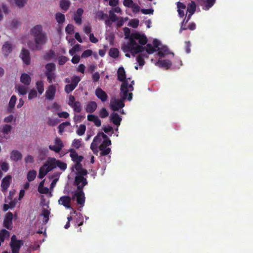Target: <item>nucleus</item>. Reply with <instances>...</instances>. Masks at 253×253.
Returning <instances> with one entry per match:
<instances>
[{"label": "nucleus", "mask_w": 253, "mask_h": 253, "mask_svg": "<svg viewBox=\"0 0 253 253\" xmlns=\"http://www.w3.org/2000/svg\"><path fill=\"white\" fill-rule=\"evenodd\" d=\"M125 38L129 40L127 42L124 43L122 45V49L124 52H130L133 56L137 53L144 50L142 45H145L147 42V39L144 34L135 32L130 33V30L127 27L124 28Z\"/></svg>", "instance_id": "nucleus-1"}, {"label": "nucleus", "mask_w": 253, "mask_h": 253, "mask_svg": "<svg viewBox=\"0 0 253 253\" xmlns=\"http://www.w3.org/2000/svg\"><path fill=\"white\" fill-rule=\"evenodd\" d=\"M134 84V81L131 82L130 84H128L126 82H124L121 86L120 96L121 99H116L112 98L110 101V107L114 111H118L119 109L124 107V101L127 99L130 101L132 98V93L130 92L133 90V85Z\"/></svg>", "instance_id": "nucleus-2"}, {"label": "nucleus", "mask_w": 253, "mask_h": 253, "mask_svg": "<svg viewBox=\"0 0 253 253\" xmlns=\"http://www.w3.org/2000/svg\"><path fill=\"white\" fill-rule=\"evenodd\" d=\"M31 35L33 37L35 43L29 41L28 42L29 47L33 51L40 50L41 46L44 44L47 40L46 34L43 32L42 27L37 25L30 30Z\"/></svg>", "instance_id": "nucleus-3"}, {"label": "nucleus", "mask_w": 253, "mask_h": 253, "mask_svg": "<svg viewBox=\"0 0 253 253\" xmlns=\"http://www.w3.org/2000/svg\"><path fill=\"white\" fill-rule=\"evenodd\" d=\"M153 44L155 48H157V50L159 51L158 54L160 57H164L165 54L169 53V49L166 46L162 45L161 42L157 39H154L153 41Z\"/></svg>", "instance_id": "nucleus-4"}, {"label": "nucleus", "mask_w": 253, "mask_h": 253, "mask_svg": "<svg viewBox=\"0 0 253 253\" xmlns=\"http://www.w3.org/2000/svg\"><path fill=\"white\" fill-rule=\"evenodd\" d=\"M111 141L108 139H106L105 140H103L100 145L99 146V149L100 152V156H106L108 155L111 152V149L107 146L111 145Z\"/></svg>", "instance_id": "nucleus-5"}, {"label": "nucleus", "mask_w": 253, "mask_h": 253, "mask_svg": "<svg viewBox=\"0 0 253 253\" xmlns=\"http://www.w3.org/2000/svg\"><path fill=\"white\" fill-rule=\"evenodd\" d=\"M19 57L26 65H28L30 64L31 57L30 52L28 49L23 48L20 52Z\"/></svg>", "instance_id": "nucleus-6"}, {"label": "nucleus", "mask_w": 253, "mask_h": 253, "mask_svg": "<svg viewBox=\"0 0 253 253\" xmlns=\"http://www.w3.org/2000/svg\"><path fill=\"white\" fill-rule=\"evenodd\" d=\"M77 198V202L78 205H80L81 207L84 206L85 201V197L84 193L83 190H78L73 195L72 199H74L75 198Z\"/></svg>", "instance_id": "nucleus-7"}, {"label": "nucleus", "mask_w": 253, "mask_h": 253, "mask_svg": "<svg viewBox=\"0 0 253 253\" xmlns=\"http://www.w3.org/2000/svg\"><path fill=\"white\" fill-rule=\"evenodd\" d=\"M12 219L13 214L10 212H7L4 219V227L7 229L11 230L12 228Z\"/></svg>", "instance_id": "nucleus-8"}, {"label": "nucleus", "mask_w": 253, "mask_h": 253, "mask_svg": "<svg viewBox=\"0 0 253 253\" xmlns=\"http://www.w3.org/2000/svg\"><path fill=\"white\" fill-rule=\"evenodd\" d=\"M72 199H73L69 196H63L59 198L58 203L59 205H62L67 209H70Z\"/></svg>", "instance_id": "nucleus-9"}, {"label": "nucleus", "mask_w": 253, "mask_h": 253, "mask_svg": "<svg viewBox=\"0 0 253 253\" xmlns=\"http://www.w3.org/2000/svg\"><path fill=\"white\" fill-rule=\"evenodd\" d=\"M75 182L78 186V190H83V187L87 183L86 178L82 176H76Z\"/></svg>", "instance_id": "nucleus-10"}, {"label": "nucleus", "mask_w": 253, "mask_h": 253, "mask_svg": "<svg viewBox=\"0 0 253 253\" xmlns=\"http://www.w3.org/2000/svg\"><path fill=\"white\" fill-rule=\"evenodd\" d=\"M109 15H108V18L105 21V24L106 26L111 27L113 22H116L119 19V17H118L115 13L112 11L109 12Z\"/></svg>", "instance_id": "nucleus-11"}, {"label": "nucleus", "mask_w": 253, "mask_h": 253, "mask_svg": "<svg viewBox=\"0 0 253 253\" xmlns=\"http://www.w3.org/2000/svg\"><path fill=\"white\" fill-rule=\"evenodd\" d=\"M56 92V87L54 85H50L48 86L45 92V97L46 99L49 100H52Z\"/></svg>", "instance_id": "nucleus-12"}, {"label": "nucleus", "mask_w": 253, "mask_h": 253, "mask_svg": "<svg viewBox=\"0 0 253 253\" xmlns=\"http://www.w3.org/2000/svg\"><path fill=\"white\" fill-rule=\"evenodd\" d=\"M216 0H201L199 4L205 10H208L214 4Z\"/></svg>", "instance_id": "nucleus-13"}, {"label": "nucleus", "mask_w": 253, "mask_h": 253, "mask_svg": "<svg viewBox=\"0 0 253 253\" xmlns=\"http://www.w3.org/2000/svg\"><path fill=\"white\" fill-rule=\"evenodd\" d=\"M12 129V126L10 125L4 124L1 125L0 126V133H2L3 135V137L7 139V137L6 136L11 131Z\"/></svg>", "instance_id": "nucleus-14"}, {"label": "nucleus", "mask_w": 253, "mask_h": 253, "mask_svg": "<svg viewBox=\"0 0 253 253\" xmlns=\"http://www.w3.org/2000/svg\"><path fill=\"white\" fill-rule=\"evenodd\" d=\"M44 206H46V208H43L41 213L40 214V216H43L44 218V220L43 222L46 223L49 220V215L50 214V209L47 204H44Z\"/></svg>", "instance_id": "nucleus-15"}, {"label": "nucleus", "mask_w": 253, "mask_h": 253, "mask_svg": "<svg viewBox=\"0 0 253 253\" xmlns=\"http://www.w3.org/2000/svg\"><path fill=\"white\" fill-rule=\"evenodd\" d=\"M11 179L12 177L9 175L6 176L2 179L1 181V187L3 192L5 191L9 186Z\"/></svg>", "instance_id": "nucleus-16"}, {"label": "nucleus", "mask_w": 253, "mask_h": 253, "mask_svg": "<svg viewBox=\"0 0 253 253\" xmlns=\"http://www.w3.org/2000/svg\"><path fill=\"white\" fill-rule=\"evenodd\" d=\"M95 95L102 102H105L107 100L108 96L106 93L101 88L98 87L95 90Z\"/></svg>", "instance_id": "nucleus-17"}, {"label": "nucleus", "mask_w": 253, "mask_h": 253, "mask_svg": "<svg viewBox=\"0 0 253 253\" xmlns=\"http://www.w3.org/2000/svg\"><path fill=\"white\" fill-rule=\"evenodd\" d=\"M110 120L114 125L118 126L120 125L122 118L118 113L114 112L110 115Z\"/></svg>", "instance_id": "nucleus-18"}, {"label": "nucleus", "mask_w": 253, "mask_h": 253, "mask_svg": "<svg viewBox=\"0 0 253 253\" xmlns=\"http://www.w3.org/2000/svg\"><path fill=\"white\" fill-rule=\"evenodd\" d=\"M70 152V156L72 160L76 162H81L83 161L84 158L82 156H79L78 153L73 149L69 150Z\"/></svg>", "instance_id": "nucleus-19"}, {"label": "nucleus", "mask_w": 253, "mask_h": 253, "mask_svg": "<svg viewBox=\"0 0 253 253\" xmlns=\"http://www.w3.org/2000/svg\"><path fill=\"white\" fill-rule=\"evenodd\" d=\"M118 74V80L122 82V84L124 82H126L128 83L127 80H126V72L125 69L123 67H120L117 72ZM129 78H128L127 80H129Z\"/></svg>", "instance_id": "nucleus-20"}, {"label": "nucleus", "mask_w": 253, "mask_h": 253, "mask_svg": "<svg viewBox=\"0 0 253 253\" xmlns=\"http://www.w3.org/2000/svg\"><path fill=\"white\" fill-rule=\"evenodd\" d=\"M45 164L47 165V167L50 171L56 168V159L54 158L49 157Z\"/></svg>", "instance_id": "nucleus-21"}, {"label": "nucleus", "mask_w": 253, "mask_h": 253, "mask_svg": "<svg viewBox=\"0 0 253 253\" xmlns=\"http://www.w3.org/2000/svg\"><path fill=\"white\" fill-rule=\"evenodd\" d=\"M102 139H103V140H105L106 139H108V138L104 133L99 132L94 138L92 142H94L95 144L98 146V145L102 142Z\"/></svg>", "instance_id": "nucleus-22"}, {"label": "nucleus", "mask_w": 253, "mask_h": 253, "mask_svg": "<svg viewBox=\"0 0 253 253\" xmlns=\"http://www.w3.org/2000/svg\"><path fill=\"white\" fill-rule=\"evenodd\" d=\"M23 241L10 244V246L11 248L12 253H19L21 247L23 245Z\"/></svg>", "instance_id": "nucleus-23"}, {"label": "nucleus", "mask_w": 253, "mask_h": 253, "mask_svg": "<svg viewBox=\"0 0 253 253\" xmlns=\"http://www.w3.org/2000/svg\"><path fill=\"white\" fill-rule=\"evenodd\" d=\"M17 100V98L15 95H12L10 99L9 100V103H8V106L7 108V111L9 113H13L14 112V108L15 105V103Z\"/></svg>", "instance_id": "nucleus-24"}, {"label": "nucleus", "mask_w": 253, "mask_h": 253, "mask_svg": "<svg viewBox=\"0 0 253 253\" xmlns=\"http://www.w3.org/2000/svg\"><path fill=\"white\" fill-rule=\"evenodd\" d=\"M20 82L25 85H29L31 82L30 76L26 73L22 74L20 77Z\"/></svg>", "instance_id": "nucleus-25"}, {"label": "nucleus", "mask_w": 253, "mask_h": 253, "mask_svg": "<svg viewBox=\"0 0 253 253\" xmlns=\"http://www.w3.org/2000/svg\"><path fill=\"white\" fill-rule=\"evenodd\" d=\"M87 120L89 121L92 122L96 126H100L101 125V121L97 116L94 115H88Z\"/></svg>", "instance_id": "nucleus-26"}, {"label": "nucleus", "mask_w": 253, "mask_h": 253, "mask_svg": "<svg viewBox=\"0 0 253 253\" xmlns=\"http://www.w3.org/2000/svg\"><path fill=\"white\" fill-rule=\"evenodd\" d=\"M49 171V170L48 169L47 167V165H45V164H44L40 169L38 177L40 179L43 178L45 176V175Z\"/></svg>", "instance_id": "nucleus-27"}, {"label": "nucleus", "mask_w": 253, "mask_h": 253, "mask_svg": "<svg viewBox=\"0 0 253 253\" xmlns=\"http://www.w3.org/2000/svg\"><path fill=\"white\" fill-rule=\"evenodd\" d=\"M22 155L21 153L17 150H13L10 154L11 159L14 161L17 162L22 159Z\"/></svg>", "instance_id": "nucleus-28"}, {"label": "nucleus", "mask_w": 253, "mask_h": 253, "mask_svg": "<svg viewBox=\"0 0 253 253\" xmlns=\"http://www.w3.org/2000/svg\"><path fill=\"white\" fill-rule=\"evenodd\" d=\"M12 47L10 43L6 42L2 46V50L5 56H7L11 51Z\"/></svg>", "instance_id": "nucleus-29"}, {"label": "nucleus", "mask_w": 253, "mask_h": 253, "mask_svg": "<svg viewBox=\"0 0 253 253\" xmlns=\"http://www.w3.org/2000/svg\"><path fill=\"white\" fill-rule=\"evenodd\" d=\"M156 65L160 67H164L168 69L171 66V63L168 60H159L157 62Z\"/></svg>", "instance_id": "nucleus-30"}, {"label": "nucleus", "mask_w": 253, "mask_h": 253, "mask_svg": "<svg viewBox=\"0 0 253 253\" xmlns=\"http://www.w3.org/2000/svg\"><path fill=\"white\" fill-rule=\"evenodd\" d=\"M97 104L94 101L89 102L86 106V111L88 113H93L97 108Z\"/></svg>", "instance_id": "nucleus-31"}, {"label": "nucleus", "mask_w": 253, "mask_h": 253, "mask_svg": "<svg viewBox=\"0 0 253 253\" xmlns=\"http://www.w3.org/2000/svg\"><path fill=\"white\" fill-rule=\"evenodd\" d=\"M15 88L20 95H24L27 93L28 87L26 86L18 84L15 86Z\"/></svg>", "instance_id": "nucleus-32"}, {"label": "nucleus", "mask_w": 253, "mask_h": 253, "mask_svg": "<svg viewBox=\"0 0 253 253\" xmlns=\"http://www.w3.org/2000/svg\"><path fill=\"white\" fill-rule=\"evenodd\" d=\"M9 232L5 229H2L0 231V242H3L5 239L9 237Z\"/></svg>", "instance_id": "nucleus-33"}, {"label": "nucleus", "mask_w": 253, "mask_h": 253, "mask_svg": "<svg viewBox=\"0 0 253 253\" xmlns=\"http://www.w3.org/2000/svg\"><path fill=\"white\" fill-rule=\"evenodd\" d=\"M196 5L194 1H191L187 5V11L190 13V15H193L196 11Z\"/></svg>", "instance_id": "nucleus-34"}, {"label": "nucleus", "mask_w": 253, "mask_h": 253, "mask_svg": "<svg viewBox=\"0 0 253 253\" xmlns=\"http://www.w3.org/2000/svg\"><path fill=\"white\" fill-rule=\"evenodd\" d=\"M96 17L99 20H104L108 18V15L102 10H99L96 13Z\"/></svg>", "instance_id": "nucleus-35"}, {"label": "nucleus", "mask_w": 253, "mask_h": 253, "mask_svg": "<svg viewBox=\"0 0 253 253\" xmlns=\"http://www.w3.org/2000/svg\"><path fill=\"white\" fill-rule=\"evenodd\" d=\"M55 65L53 63H48L45 65V73L55 72Z\"/></svg>", "instance_id": "nucleus-36"}, {"label": "nucleus", "mask_w": 253, "mask_h": 253, "mask_svg": "<svg viewBox=\"0 0 253 253\" xmlns=\"http://www.w3.org/2000/svg\"><path fill=\"white\" fill-rule=\"evenodd\" d=\"M37 175V172L35 170H30L27 176V179L29 181H32L34 180Z\"/></svg>", "instance_id": "nucleus-37"}, {"label": "nucleus", "mask_w": 253, "mask_h": 253, "mask_svg": "<svg viewBox=\"0 0 253 253\" xmlns=\"http://www.w3.org/2000/svg\"><path fill=\"white\" fill-rule=\"evenodd\" d=\"M119 50L116 48H110L109 52V55L113 58H116L117 57H118V55H119Z\"/></svg>", "instance_id": "nucleus-38"}, {"label": "nucleus", "mask_w": 253, "mask_h": 253, "mask_svg": "<svg viewBox=\"0 0 253 253\" xmlns=\"http://www.w3.org/2000/svg\"><path fill=\"white\" fill-rule=\"evenodd\" d=\"M60 4L63 10H67L70 5V2L68 0H61Z\"/></svg>", "instance_id": "nucleus-39"}, {"label": "nucleus", "mask_w": 253, "mask_h": 253, "mask_svg": "<svg viewBox=\"0 0 253 253\" xmlns=\"http://www.w3.org/2000/svg\"><path fill=\"white\" fill-rule=\"evenodd\" d=\"M44 74L47 77L48 82L49 83H51L53 81H55L56 78L55 72L44 73Z\"/></svg>", "instance_id": "nucleus-40"}, {"label": "nucleus", "mask_w": 253, "mask_h": 253, "mask_svg": "<svg viewBox=\"0 0 253 253\" xmlns=\"http://www.w3.org/2000/svg\"><path fill=\"white\" fill-rule=\"evenodd\" d=\"M71 107L73 108L75 112L78 113L80 112L82 110L81 104L79 101H76L74 102V103L72 106H71Z\"/></svg>", "instance_id": "nucleus-41"}, {"label": "nucleus", "mask_w": 253, "mask_h": 253, "mask_svg": "<svg viewBox=\"0 0 253 253\" xmlns=\"http://www.w3.org/2000/svg\"><path fill=\"white\" fill-rule=\"evenodd\" d=\"M37 88L40 94L43 93L44 91L43 84L41 81H38L36 83Z\"/></svg>", "instance_id": "nucleus-42"}, {"label": "nucleus", "mask_w": 253, "mask_h": 253, "mask_svg": "<svg viewBox=\"0 0 253 253\" xmlns=\"http://www.w3.org/2000/svg\"><path fill=\"white\" fill-rule=\"evenodd\" d=\"M56 167H58L61 170L64 171L67 168V164L64 162L56 160Z\"/></svg>", "instance_id": "nucleus-43"}, {"label": "nucleus", "mask_w": 253, "mask_h": 253, "mask_svg": "<svg viewBox=\"0 0 253 253\" xmlns=\"http://www.w3.org/2000/svg\"><path fill=\"white\" fill-rule=\"evenodd\" d=\"M56 20L59 24H62L65 20V16L64 14L60 13L56 14Z\"/></svg>", "instance_id": "nucleus-44"}, {"label": "nucleus", "mask_w": 253, "mask_h": 253, "mask_svg": "<svg viewBox=\"0 0 253 253\" xmlns=\"http://www.w3.org/2000/svg\"><path fill=\"white\" fill-rule=\"evenodd\" d=\"M144 57H148L144 54H140L137 57V61L140 66H143L144 64Z\"/></svg>", "instance_id": "nucleus-45"}, {"label": "nucleus", "mask_w": 253, "mask_h": 253, "mask_svg": "<svg viewBox=\"0 0 253 253\" xmlns=\"http://www.w3.org/2000/svg\"><path fill=\"white\" fill-rule=\"evenodd\" d=\"M85 130H86L85 126L84 125H81L77 130V133L79 135L81 136L84 133Z\"/></svg>", "instance_id": "nucleus-46"}, {"label": "nucleus", "mask_w": 253, "mask_h": 253, "mask_svg": "<svg viewBox=\"0 0 253 253\" xmlns=\"http://www.w3.org/2000/svg\"><path fill=\"white\" fill-rule=\"evenodd\" d=\"M59 121L57 119L51 118L48 117L47 118V124L50 126H54L58 123Z\"/></svg>", "instance_id": "nucleus-47"}, {"label": "nucleus", "mask_w": 253, "mask_h": 253, "mask_svg": "<svg viewBox=\"0 0 253 253\" xmlns=\"http://www.w3.org/2000/svg\"><path fill=\"white\" fill-rule=\"evenodd\" d=\"M76 88L75 85L72 84H68L65 86V91L67 93H69Z\"/></svg>", "instance_id": "nucleus-48"}, {"label": "nucleus", "mask_w": 253, "mask_h": 253, "mask_svg": "<svg viewBox=\"0 0 253 253\" xmlns=\"http://www.w3.org/2000/svg\"><path fill=\"white\" fill-rule=\"evenodd\" d=\"M27 3V0H15V3L19 8L23 7Z\"/></svg>", "instance_id": "nucleus-49"}, {"label": "nucleus", "mask_w": 253, "mask_h": 253, "mask_svg": "<svg viewBox=\"0 0 253 253\" xmlns=\"http://www.w3.org/2000/svg\"><path fill=\"white\" fill-rule=\"evenodd\" d=\"M156 48L154 46H152L151 44H148L146 45V50L148 53L152 54L157 50Z\"/></svg>", "instance_id": "nucleus-50"}, {"label": "nucleus", "mask_w": 253, "mask_h": 253, "mask_svg": "<svg viewBox=\"0 0 253 253\" xmlns=\"http://www.w3.org/2000/svg\"><path fill=\"white\" fill-rule=\"evenodd\" d=\"M100 117L104 118L108 116L109 113L105 108H102L99 113Z\"/></svg>", "instance_id": "nucleus-51"}, {"label": "nucleus", "mask_w": 253, "mask_h": 253, "mask_svg": "<svg viewBox=\"0 0 253 253\" xmlns=\"http://www.w3.org/2000/svg\"><path fill=\"white\" fill-rule=\"evenodd\" d=\"M138 24L139 20L138 19H133L129 22L128 25L135 28L138 26Z\"/></svg>", "instance_id": "nucleus-52"}, {"label": "nucleus", "mask_w": 253, "mask_h": 253, "mask_svg": "<svg viewBox=\"0 0 253 253\" xmlns=\"http://www.w3.org/2000/svg\"><path fill=\"white\" fill-rule=\"evenodd\" d=\"M80 80L81 79L79 76H73L71 79V84H73L74 85H75V86L76 87Z\"/></svg>", "instance_id": "nucleus-53"}, {"label": "nucleus", "mask_w": 253, "mask_h": 253, "mask_svg": "<svg viewBox=\"0 0 253 253\" xmlns=\"http://www.w3.org/2000/svg\"><path fill=\"white\" fill-rule=\"evenodd\" d=\"M74 29V27L73 25L68 24L65 28V31L68 34H72L73 33Z\"/></svg>", "instance_id": "nucleus-54"}, {"label": "nucleus", "mask_w": 253, "mask_h": 253, "mask_svg": "<svg viewBox=\"0 0 253 253\" xmlns=\"http://www.w3.org/2000/svg\"><path fill=\"white\" fill-rule=\"evenodd\" d=\"M92 51L91 50L87 49L85 50L82 54V58H86L91 55Z\"/></svg>", "instance_id": "nucleus-55"}, {"label": "nucleus", "mask_w": 253, "mask_h": 253, "mask_svg": "<svg viewBox=\"0 0 253 253\" xmlns=\"http://www.w3.org/2000/svg\"><path fill=\"white\" fill-rule=\"evenodd\" d=\"M90 149L92 150L94 154L97 155L98 153V146L96 145L94 142H92L91 144Z\"/></svg>", "instance_id": "nucleus-56"}, {"label": "nucleus", "mask_w": 253, "mask_h": 253, "mask_svg": "<svg viewBox=\"0 0 253 253\" xmlns=\"http://www.w3.org/2000/svg\"><path fill=\"white\" fill-rule=\"evenodd\" d=\"M81 140L80 139H74L72 143V146L75 148L78 149L81 146Z\"/></svg>", "instance_id": "nucleus-57"}, {"label": "nucleus", "mask_w": 253, "mask_h": 253, "mask_svg": "<svg viewBox=\"0 0 253 253\" xmlns=\"http://www.w3.org/2000/svg\"><path fill=\"white\" fill-rule=\"evenodd\" d=\"M68 60V58L64 56H61L59 57L58 61L59 64L60 65H63L65 64Z\"/></svg>", "instance_id": "nucleus-58"}, {"label": "nucleus", "mask_w": 253, "mask_h": 253, "mask_svg": "<svg viewBox=\"0 0 253 253\" xmlns=\"http://www.w3.org/2000/svg\"><path fill=\"white\" fill-rule=\"evenodd\" d=\"M49 148L50 150H52L56 153H59L62 148H60L59 147L56 146V145H49Z\"/></svg>", "instance_id": "nucleus-59"}, {"label": "nucleus", "mask_w": 253, "mask_h": 253, "mask_svg": "<svg viewBox=\"0 0 253 253\" xmlns=\"http://www.w3.org/2000/svg\"><path fill=\"white\" fill-rule=\"evenodd\" d=\"M55 145L59 147L62 148L63 147L64 145L62 142V141L59 138H56L54 140Z\"/></svg>", "instance_id": "nucleus-60"}, {"label": "nucleus", "mask_w": 253, "mask_h": 253, "mask_svg": "<svg viewBox=\"0 0 253 253\" xmlns=\"http://www.w3.org/2000/svg\"><path fill=\"white\" fill-rule=\"evenodd\" d=\"M123 4L125 6L131 7L134 3L132 0H124Z\"/></svg>", "instance_id": "nucleus-61"}, {"label": "nucleus", "mask_w": 253, "mask_h": 253, "mask_svg": "<svg viewBox=\"0 0 253 253\" xmlns=\"http://www.w3.org/2000/svg\"><path fill=\"white\" fill-rule=\"evenodd\" d=\"M37 93L35 90H32L30 91L28 98L29 99H32L37 96Z\"/></svg>", "instance_id": "nucleus-62"}, {"label": "nucleus", "mask_w": 253, "mask_h": 253, "mask_svg": "<svg viewBox=\"0 0 253 253\" xmlns=\"http://www.w3.org/2000/svg\"><path fill=\"white\" fill-rule=\"evenodd\" d=\"M141 12L144 14H153L154 12V10L152 8L150 9H141Z\"/></svg>", "instance_id": "nucleus-63"}, {"label": "nucleus", "mask_w": 253, "mask_h": 253, "mask_svg": "<svg viewBox=\"0 0 253 253\" xmlns=\"http://www.w3.org/2000/svg\"><path fill=\"white\" fill-rule=\"evenodd\" d=\"M49 189L47 187H42L38 188V191L42 194H47L48 192Z\"/></svg>", "instance_id": "nucleus-64"}]
</instances>
